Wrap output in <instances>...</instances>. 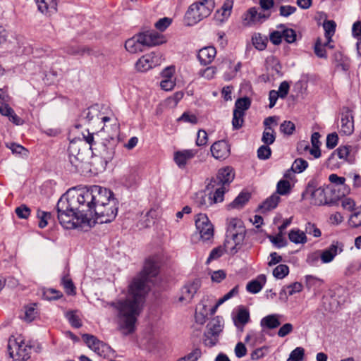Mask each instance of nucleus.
<instances>
[{
	"label": "nucleus",
	"mask_w": 361,
	"mask_h": 361,
	"mask_svg": "<svg viewBox=\"0 0 361 361\" xmlns=\"http://www.w3.org/2000/svg\"><path fill=\"white\" fill-rule=\"evenodd\" d=\"M159 273L157 264L151 259L145 261L143 270L128 286V294L125 299L106 302V308L111 307L116 314L120 329L124 335L133 333L135 324L140 314L145 296L149 290L147 283Z\"/></svg>",
	"instance_id": "f257e3e1"
},
{
	"label": "nucleus",
	"mask_w": 361,
	"mask_h": 361,
	"mask_svg": "<svg viewBox=\"0 0 361 361\" xmlns=\"http://www.w3.org/2000/svg\"><path fill=\"white\" fill-rule=\"evenodd\" d=\"M215 7L214 0H200L191 4L185 15L187 25L192 26L207 18Z\"/></svg>",
	"instance_id": "f03ea898"
},
{
	"label": "nucleus",
	"mask_w": 361,
	"mask_h": 361,
	"mask_svg": "<svg viewBox=\"0 0 361 361\" xmlns=\"http://www.w3.org/2000/svg\"><path fill=\"white\" fill-rule=\"evenodd\" d=\"M77 211L81 216V223L90 221V217L95 212V199L94 197L93 187L90 189L81 190L75 195Z\"/></svg>",
	"instance_id": "7ed1b4c3"
},
{
	"label": "nucleus",
	"mask_w": 361,
	"mask_h": 361,
	"mask_svg": "<svg viewBox=\"0 0 361 361\" xmlns=\"http://www.w3.org/2000/svg\"><path fill=\"white\" fill-rule=\"evenodd\" d=\"M32 346L26 343L21 336H11L8 341V352L12 361H25L30 358Z\"/></svg>",
	"instance_id": "20e7f679"
},
{
	"label": "nucleus",
	"mask_w": 361,
	"mask_h": 361,
	"mask_svg": "<svg viewBox=\"0 0 361 361\" xmlns=\"http://www.w3.org/2000/svg\"><path fill=\"white\" fill-rule=\"evenodd\" d=\"M233 169L230 166L220 169L216 176L212 177L206 185L207 190L214 189L216 186L224 185L226 188L234 179Z\"/></svg>",
	"instance_id": "39448f33"
},
{
	"label": "nucleus",
	"mask_w": 361,
	"mask_h": 361,
	"mask_svg": "<svg viewBox=\"0 0 361 361\" xmlns=\"http://www.w3.org/2000/svg\"><path fill=\"white\" fill-rule=\"evenodd\" d=\"M118 203L114 202L104 206L99 205L96 209L94 215L96 221L99 224H106L112 221L116 216L118 213Z\"/></svg>",
	"instance_id": "423d86ee"
},
{
	"label": "nucleus",
	"mask_w": 361,
	"mask_h": 361,
	"mask_svg": "<svg viewBox=\"0 0 361 361\" xmlns=\"http://www.w3.org/2000/svg\"><path fill=\"white\" fill-rule=\"evenodd\" d=\"M195 226L202 240H209L214 236V226L206 214H198L195 217Z\"/></svg>",
	"instance_id": "0eeeda50"
},
{
	"label": "nucleus",
	"mask_w": 361,
	"mask_h": 361,
	"mask_svg": "<svg viewBox=\"0 0 361 361\" xmlns=\"http://www.w3.org/2000/svg\"><path fill=\"white\" fill-rule=\"evenodd\" d=\"M305 195H310L312 198L311 203L314 205H324L328 203L324 189L321 187L316 188L315 183L313 181L308 183L302 197H304Z\"/></svg>",
	"instance_id": "6e6552de"
},
{
	"label": "nucleus",
	"mask_w": 361,
	"mask_h": 361,
	"mask_svg": "<svg viewBox=\"0 0 361 361\" xmlns=\"http://www.w3.org/2000/svg\"><path fill=\"white\" fill-rule=\"evenodd\" d=\"M92 187L94 197L95 199V209L99 205L106 206L116 202V199L113 197V192L110 190L98 185H93Z\"/></svg>",
	"instance_id": "1a4fd4ad"
},
{
	"label": "nucleus",
	"mask_w": 361,
	"mask_h": 361,
	"mask_svg": "<svg viewBox=\"0 0 361 361\" xmlns=\"http://www.w3.org/2000/svg\"><path fill=\"white\" fill-rule=\"evenodd\" d=\"M245 228L243 221L238 218H232L228 220L226 234L233 235L238 242H243L245 236Z\"/></svg>",
	"instance_id": "9d476101"
},
{
	"label": "nucleus",
	"mask_w": 361,
	"mask_h": 361,
	"mask_svg": "<svg viewBox=\"0 0 361 361\" xmlns=\"http://www.w3.org/2000/svg\"><path fill=\"white\" fill-rule=\"evenodd\" d=\"M60 224L66 229H72L78 226L81 216L78 211L61 212L57 214Z\"/></svg>",
	"instance_id": "9b49d317"
},
{
	"label": "nucleus",
	"mask_w": 361,
	"mask_h": 361,
	"mask_svg": "<svg viewBox=\"0 0 361 361\" xmlns=\"http://www.w3.org/2000/svg\"><path fill=\"white\" fill-rule=\"evenodd\" d=\"M344 250V244L339 241H333L332 243L323 250L320 254V259L323 263H329L335 257Z\"/></svg>",
	"instance_id": "f8f14e48"
},
{
	"label": "nucleus",
	"mask_w": 361,
	"mask_h": 361,
	"mask_svg": "<svg viewBox=\"0 0 361 361\" xmlns=\"http://www.w3.org/2000/svg\"><path fill=\"white\" fill-rule=\"evenodd\" d=\"M87 345L100 356H105V353L109 347L102 341L97 339L94 336L83 334L82 336Z\"/></svg>",
	"instance_id": "ddd939ff"
},
{
	"label": "nucleus",
	"mask_w": 361,
	"mask_h": 361,
	"mask_svg": "<svg viewBox=\"0 0 361 361\" xmlns=\"http://www.w3.org/2000/svg\"><path fill=\"white\" fill-rule=\"evenodd\" d=\"M75 202V195H71L69 192L63 194L56 204L57 214L77 211Z\"/></svg>",
	"instance_id": "4468645a"
},
{
	"label": "nucleus",
	"mask_w": 361,
	"mask_h": 361,
	"mask_svg": "<svg viewBox=\"0 0 361 361\" xmlns=\"http://www.w3.org/2000/svg\"><path fill=\"white\" fill-rule=\"evenodd\" d=\"M200 287V282L198 279H195L192 282L186 283L181 289V295L178 300L181 302H189L193 298Z\"/></svg>",
	"instance_id": "2eb2a0df"
},
{
	"label": "nucleus",
	"mask_w": 361,
	"mask_h": 361,
	"mask_svg": "<svg viewBox=\"0 0 361 361\" xmlns=\"http://www.w3.org/2000/svg\"><path fill=\"white\" fill-rule=\"evenodd\" d=\"M211 152L216 159H225L230 155V145L226 140H219L212 145Z\"/></svg>",
	"instance_id": "dca6fc26"
},
{
	"label": "nucleus",
	"mask_w": 361,
	"mask_h": 361,
	"mask_svg": "<svg viewBox=\"0 0 361 361\" xmlns=\"http://www.w3.org/2000/svg\"><path fill=\"white\" fill-rule=\"evenodd\" d=\"M145 47L141 33L127 39L125 43L126 49L131 54L142 52Z\"/></svg>",
	"instance_id": "f3484780"
},
{
	"label": "nucleus",
	"mask_w": 361,
	"mask_h": 361,
	"mask_svg": "<svg viewBox=\"0 0 361 361\" xmlns=\"http://www.w3.org/2000/svg\"><path fill=\"white\" fill-rule=\"evenodd\" d=\"M354 122L351 111L347 109L341 114V132L344 135H349L353 133Z\"/></svg>",
	"instance_id": "a211bd4d"
},
{
	"label": "nucleus",
	"mask_w": 361,
	"mask_h": 361,
	"mask_svg": "<svg viewBox=\"0 0 361 361\" xmlns=\"http://www.w3.org/2000/svg\"><path fill=\"white\" fill-rule=\"evenodd\" d=\"M197 154L195 149H184L174 153L173 159L180 169L185 167L188 161L192 159Z\"/></svg>",
	"instance_id": "6ab92c4d"
},
{
	"label": "nucleus",
	"mask_w": 361,
	"mask_h": 361,
	"mask_svg": "<svg viewBox=\"0 0 361 361\" xmlns=\"http://www.w3.org/2000/svg\"><path fill=\"white\" fill-rule=\"evenodd\" d=\"M141 35L146 47L157 46L166 42L164 36L155 31L142 32Z\"/></svg>",
	"instance_id": "aec40b11"
},
{
	"label": "nucleus",
	"mask_w": 361,
	"mask_h": 361,
	"mask_svg": "<svg viewBox=\"0 0 361 361\" xmlns=\"http://www.w3.org/2000/svg\"><path fill=\"white\" fill-rule=\"evenodd\" d=\"M155 55L154 53L142 56L135 63V68L140 72H145L156 66L157 61H154Z\"/></svg>",
	"instance_id": "412c9836"
},
{
	"label": "nucleus",
	"mask_w": 361,
	"mask_h": 361,
	"mask_svg": "<svg viewBox=\"0 0 361 361\" xmlns=\"http://www.w3.org/2000/svg\"><path fill=\"white\" fill-rule=\"evenodd\" d=\"M280 314H269L263 317L260 321V326L263 331L267 329H274L281 325Z\"/></svg>",
	"instance_id": "4be33fe9"
},
{
	"label": "nucleus",
	"mask_w": 361,
	"mask_h": 361,
	"mask_svg": "<svg viewBox=\"0 0 361 361\" xmlns=\"http://www.w3.org/2000/svg\"><path fill=\"white\" fill-rule=\"evenodd\" d=\"M216 54L214 47H206L201 49L197 54V58L202 65H207L214 60Z\"/></svg>",
	"instance_id": "5701e85b"
},
{
	"label": "nucleus",
	"mask_w": 361,
	"mask_h": 361,
	"mask_svg": "<svg viewBox=\"0 0 361 361\" xmlns=\"http://www.w3.org/2000/svg\"><path fill=\"white\" fill-rule=\"evenodd\" d=\"M38 10L46 15H51L57 11L56 0H35Z\"/></svg>",
	"instance_id": "b1692460"
},
{
	"label": "nucleus",
	"mask_w": 361,
	"mask_h": 361,
	"mask_svg": "<svg viewBox=\"0 0 361 361\" xmlns=\"http://www.w3.org/2000/svg\"><path fill=\"white\" fill-rule=\"evenodd\" d=\"M334 61L337 70L348 71L350 66V61L348 57L344 56L341 52L337 51L334 54Z\"/></svg>",
	"instance_id": "393cba45"
},
{
	"label": "nucleus",
	"mask_w": 361,
	"mask_h": 361,
	"mask_svg": "<svg viewBox=\"0 0 361 361\" xmlns=\"http://www.w3.org/2000/svg\"><path fill=\"white\" fill-rule=\"evenodd\" d=\"M209 193V202L210 204L221 202L224 200V196L226 191V188L224 185L216 186L214 189L207 190Z\"/></svg>",
	"instance_id": "a878e982"
},
{
	"label": "nucleus",
	"mask_w": 361,
	"mask_h": 361,
	"mask_svg": "<svg viewBox=\"0 0 361 361\" xmlns=\"http://www.w3.org/2000/svg\"><path fill=\"white\" fill-rule=\"evenodd\" d=\"M266 283V276L261 274L258 276L257 279L252 280L247 283L246 289L249 293L256 294L259 293Z\"/></svg>",
	"instance_id": "bb28decb"
},
{
	"label": "nucleus",
	"mask_w": 361,
	"mask_h": 361,
	"mask_svg": "<svg viewBox=\"0 0 361 361\" xmlns=\"http://www.w3.org/2000/svg\"><path fill=\"white\" fill-rule=\"evenodd\" d=\"M243 242H238L235 238L233 237V235L226 234V238L222 246L225 251L228 252L231 255L235 254L240 248V246L242 245Z\"/></svg>",
	"instance_id": "cd10ccee"
},
{
	"label": "nucleus",
	"mask_w": 361,
	"mask_h": 361,
	"mask_svg": "<svg viewBox=\"0 0 361 361\" xmlns=\"http://www.w3.org/2000/svg\"><path fill=\"white\" fill-rule=\"evenodd\" d=\"M250 198V192L242 191L228 207L231 209H240L249 201Z\"/></svg>",
	"instance_id": "c85d7f7f"
},
{
	"label": "nucleus",
	"mask_w": 361,
	"mask_h": 361,
	"mask_svg": "<svg viewBox=\"0 0 361 361\" xmlns=\"http://www.w3.org/2000/svg\"><path fill=\"white\" fill-rule=\"evenodd\" d=\"M280 197L276 193H274L259 206L263 212L270 211L276 208L280 202Z\"/></svg>",
	"instance_id": "c756f323"
},
{
	"label": "nucleus",
	"mask_w": 361,
	"mask_h": 361,
	"mask_svg": "<svg viewBox=\"0 0 361 361\" xmlns=\"http://www.w3.org/2000/svg\"><path fill=\"white\" fill-rule=\"evenodd\" d=\"M302 290V285L299 282H295L288 286H283L281 290L279 295L280 298H282L283 295H286L287 293L289 296L293 295L295 293H300ZM287 299V296H286Z\"/></svg>",
	"instance_id": "7c9ffc66"
},
{
	"label": "nucleus",
	"mask_w": 361,
	"mask_h": 361,
	"mask_svg": "<svg viewBox=\"0 0 361 361\" xmlns=\"http://www.w3.org/2000/svg\"><path fill=\"white\" fill-rule=\"evenodd\" d=\"M250 321V313L246 309H240L234 319L235 325L238 328L240 326L243 328L244 325Z\"/></svg>",
	"instance_id": "2f4dec72"
},
{
	"label": "nucleus",
	"mask_w": 361,
	"mask_h": 361,
	"mask_svg": "<svg viewBox=\"0 0 361 361\" xmlns=\"http://www.w3.org/2000/svg\"><path fill=\"white\" fill-rule=\"evenodd\" d=\"M289 240L296 244H304L307 242L305 233L296 228L292 229L288 233Z\"/></svg>",
	"instance_id": "473e14b6"
},
{
	"label": "nucleus",
	"mask_w": 361,
	"mask_h": 361,
	"mask_svg": "<svg viewBox=\"0 0 361 361\" xmlns=\"http://www.w3.org/2000/svg\"><path fill=\"white\" fill-rule=\"evenodd\" d=\"M221 319L219 317L213 318L207 325V331L209 334L219 335L222 331Z\"/></svg>",
	"instance_id": "72a5a7b5"
},
{
	"label": "nucleus",
	"mask_w": 361,
	"mask_h": 361,
	"mask_svg": "<svg viewBox=\"0 0 361 361\" xmlns=\"http://www.w3.org/2000/svg\"><path fill=\"white\" fill-rule=\"evenodd\" d=\"M276 132L272 127H266L263 131L262 142L264 145H270L275 142Z\"/></svg>",
	"instance_id": "f704fd0d"
},
{
	"label": "nucleus",
	"mask_w": 361,
	"mask_h": 361,
	"mask_svg": "<svg viewBox=\"0 0 361 361\" xmlns=\"http://www.w3.org/2000/svg\"><path fill=\"white\" fill-rule=\"evenodd\" d=\"M305 286L307 289L319 288L324 283V280L315 276L307 275L305 276Z\"/></svg>",
	"instance_id": "c9c22d12"
},
{
	"label": "nucleus",
	"mask_w": 361,
	"mask_h": 361,
	"mask_svg": "<svg viewBox=\"0 0 361 361\" xmlns=\"http://www.w3.org/2000/svg\"><path fill=\"white\" fill-rule=\"evenodd\" d=\"M350 147L348 146H341L336 149L329 157L328 161L331 163L335 157L337 156L339 159H345L350 152Z\"/></svg>",
	"instance_id": "e433bc0d"
},
{
	"label": "nucleus",
	"mask_w": 361,
	"mask_h": 361,
	"mask_svg": "<svg viewBox=\"0 0 361 361\" xmlns=\"http://www.w3.org/2000/svg\"><path fill=\"white\" fill-rule=\"evenodd\" d=\"M336 23L334 20H326L323 24L325 30V37L328 39V42H331V38L335 33Z\"/></svg>",
	"instance_id": "4c0bfd02"
},
{
	"label": "nucleus",
	"mask_w": 361,
	"mask_h": 361,
	"mask_svg": "<svg viewBox=\"0 0 361 361\" xmlns=\"http://www.w3.org/2000/svg\"><path fill=\"white\" fill-rule=\"evenodd\" d=\"M252 41L254 47L259 51H262L266 49L268 42L267 38L262 36L260 34H255L252 37Z\"/></svg>",
	"instance_id": "58836bf2"
},
{
	"label": "nucleus",
	"mask_w": 361,
	"mask_h": 361,
	"mask_svg": "<svg viewBox=\"0 0 361 361\" xmlns=\"http://www.w3.org/2000/svg\"><path fill=\"white\" fill-rule=\"evenodd\" d=\"M66 318L73 327L80 328L82 326V322L80 317L77 314V311L71 310L67 312L66 313Z\"/></svg>",
	"instance_id": "ea45409f"
},
{
	"label": "nucleus",
	"mask_w": 361,
	"mask_h": 361,
	"mask_svg": "<svg viewBox=\"0 0 361 361\" xmlns=\"http://www.w3.org/2000/svg\"><path fill=\"white\" fill-rule=\"evenodd\" d=\"M307 166L308 162L306 160L302 158H298L293 161L290 171L296 173H300L303 172Z\"/></svg>",
	"instance_id": "a19ab883"
},
{
	"label": "nucleus",
	"mask_w": 361,
	"mask_h": 361,
	"mask_svg": "<svg viewBox=\"0 0 361 361\" xmlns=\"http://www.w3.org/2000/svg\"><path fill=\"white\" fill-rule=\"evenodd\" d=\"M61 284L63 286L65 291L68 295L75 294V287L72 281V279L69 277L68 274L63 276L61 279Z\"/></svg>",
	"instance_id": "79ce46f5"
},
{
	"label": "nucleus",
	"mask_w": 361,
	"mask_h": 361,
	"mask_svg": "<svg viewBox=\"0 0 361 361\" xmlns=\"http://www.w3.org/2000/svg\"><path fill=\"white\" fill-rule=\"evenodd\" d=\"M233 6V0H226L221 8V16L222 18L220 19L221 21H224L225 19H227L231 13V11ZM217 13H219L220 11H217Z\"/></svg>",
	"instance_id": "37998d69"
},
{
	"label": "nucleus",
	"mask_w": 361,
	"mask_h": 361,
	"mask_svg": "<svg viewBox=\"0 0 361 361\" xmlns=\"http://www.w3.org/2000/svg\"><path fill=\"white\" fill-rule=\"evenodd\" d=\"M250 104L251 102L248 97L238 99L235 103L234 110H238L240 113L245 114V111L250 108Z\"/></svg>",
	"instance_id": "c03bdc74"
},
{
	"label": "nucleus",
	"mask_w": 361,
	"mask_h": 361,
	"mask_svg": "<svg viewBox=\"0 0 361 361\" xmlns=\"http://www.w3.org/2000/svg\"><path fill=\"white\" fill-rule=\"evenodd\" d=\"M244 116L245 114L240 113L238 110H233L232 119V126L233 129L238 130L243 126L244 123Z\"/></svg>",
	"instance_id": "a18cd8bd"
},
{
	"label": "nucleus",
	"mask_w": 361,
	"mask_h": 361,
	"mask_svg": "<svg viewBox=\"0 0 361 361\" xmlns=\"http://www.w3.org/2000/svg\"><path fill=\"white\" fill-rule=\"evenodd\" d=\"M289 273V267L286 264H279L273 270V276L278 279L285 278Z\"/></svg>",
	"instance_id": "49530a36"
},
{
	"label": "nucleus",
	"mask_w": 361,
	"mask_h": 361,
	"mask_svg": "<svg viewBox=\"0 0 361 361\" xmlns=\"http://www.w3.org/2000/svg\"><path fill=\"white\" fill-rule=\"evenodd\" d=\"M290 184L289 181L281 180L278 182L276 185V193L278 195H285L290 192Z\"/></svg>",
	"instance_id": "de8ad7c7"
},
{
	"label": "nucleus",
	"mask_w": 361,
	"mask_h": 361,
	"mask_svg": "<svg viewBox=\"0 0 361 361\" xmlns=\"http://www.w3.org/2000/svg\"><path fill=\"white\" fill-rule=\"evenodd\" d=\"M305 356V350L302 347H297L290 354L286 361H302Z\"/></svg>",
	"instance_id": "09e8293b"
},
{
	"label": "nucleus",
	"mask_w": 361,
	"mask_h": 361,
	"mask_svg": "<svg viewBox=\"0 0 361 361\" xmlns=\"http://www.w3.org/2000/svg\"><path fill=\"white\" fill-rule=\"evenodd\" d=\"M6 147L10 149L13 154L27 155L28 151L21 145L16 142H6Z\"/></svg>",
	"instance_id": "8fccbe9b"
},
{
	"label": "nucleus",
	"mask_w": 361,
	"mask_h": 361,
	"mask_svg": "<svg viewBox=\"0 0 361 361\" xmlns=\"http://www.w3.org/2000/svg\"><path fill=\"white\" fill-rule=\"evenodd\" d=\"M62 296L61 292L53 288L46 289L43 292V298L47 300H58Z\"/></svg>",
	"instance_id": "3c124183"
},
{
	"label": "nucleus",
	"mask_w": 361,
	"mask_h": 361,
	"mask_svg": "<svg viewBox=\"0 0 361 361\" xmlns=\"http://www.w3.org/2000/svg\"><path fill=\"white\" fill-rule=\"evenodd\" d=\"M35 307L36 304H32L31 305L25 307V320L30 322L36 318L38 312Z\"/></svg>",
	"instance_id": "603ef678"
},
{
	"label": "nucleus",
	"mask_w": 361,
	"mask_h": 361,
	"mask_svg": "<svg viewBox=\"0 0 361 361\" xmlns=\"http://www.w3.org/2000/svg\"><path fill=\"white\" fill-rule=\"evenodd\" d=\"M269 16H265V15L258 13L255 7H252L247 11L245 20H247L250 22H255L257 20V18L260 19L262 18H268Z\"/></svg>",
	"instance_id": "864d4df0"
},
{
	"label": "nucleus",
	"mask_w": 361,
	"mask_h": 361,
	"mask_svg": "<svg viewBox=\"0 0 361 361\" xmlns=\"http://www.w3.org/2000/svg\"><path fill=\"white\" fill-rule=\"evenodd\" d=\"M225 249L222 246H218L212 250L206 264H209L212 260H215L221 257L225 252Z\"/></svg>",
	"instance_id": "5fc2aeb1"
},
{
	"label": "nucleus",
	"mask_w": 361,
	"mask_h": 361,
	"mask_svg": "<svg viewBox=\"0 0 361 361\" xmlns=\"http://www.w3.org/2000/svg\"><path fill=\"white\" fill-rule=\"evenodd\" d=\"M295 130V124L290 121H285L280 126V130L282 133L290 135Z\"/></svg>",
	"instance_id": "6e6d98bb"
},
{
	"label": "nucleus",
	"mask_w": 361,
	"mask_h": 361,
	"mask_svg": "<svg viewBox=\"0 0 361 361\" xmlns=\"http://www.w3.org/2000/svg\"><path fill=\"white\" fill-rule=\"evenodd\" d=\"M271 155V149L269 145H263L257 149V157L261 160L268 159Z\"/></svg>",
	"instance_id": "4d7b16f0"
},
{
	"label": "nucleus",
	"mask_w": 361,
	"mask_h": 361,
	"mask_svg": "<svg viewBox=\"0 0 361 361\" xmlns=\"http://www.w3.org/2000/svg\"><path fill=\"white\" fill-rule=\"evenodd\" d=\"M138 180L139 177L135 171L130 172L124 177V183L128 188L135 185Z\"/></svg>",
	"instance_id": "13d9d810"
},
{
	"label": "nucleus",
	"mask_w": 361,
	"mask_h": 361,
	"mask_svg": "<svg viewBox=\"0 0 361 361\" xmlns=\"http://www.w3.org/2000/svg\"><path fill=\"white\" fill-rule=\"evenodd\" d=\"M299 146L302 147L304 150L309 149L310 154L316 159L321 157V150L319 146L312 147L310 149L309 145L305 141L300 142Z\"/></svg>",
	"instance_id": "bf43d9fd"
},
{
	"label": "nucleus",
	"mask_w": 361,
	"mask_h": 361,
	"mask_svg": "<svg viewBox=\"0 0 361 361\" xmlns=\"http://www.w3.org/2000/svg\"><path fill=\"white\" fill-rule=\"evenodd\" d=\"M282 37L287 43L291 44L296 40V32L291 28H286L283 30Z\"/></svg>",
	"instance_id": "052dcab7"
},
{
	"label": "nucleus",
	"mask_w": 361,
	"mask_h": 361,
	"mask_svg": "<svg viewBox=\"0 0 361 361\" xmlns=\"http://www.w3.org/2000/svg\"><path fill=\"white\" fill-rule=\"evenodd\" d=\"M349 223L353 227H359L361 226V207L357 209L350 216Z\"/></svg>",
	"instance_id": "680f3d73"
},
{
	"label": "nucleus",
	"mask_w": 361,
	"mask_h": 361,
	"mask_svg": "<svg viewBox=\"0 0 361 361\" xmlns=\"http://www.w3.org/2000/svg\"><path fill=\"white\" fill-rule=\"evenodd\" d=\"M37 216L39 219L38 224L39 227L41 228H44V227L47 226L48 224L47 219L51 217V213L38 209Z\"/></svg>",
	"instance_id": "e2e57ef3"
},
{
	"label": "nucleus",
	"mask_w": 361,
	"mask_h": 361,
	"mask_svg": "<svg viewBox=\"0 0 361 361\" xmlns=\"http://www.w3.org/2000/svg\"><path fill=\"white\" fill-rule=\"evenodd\" d=\"M219 335L209 334V331L204 334V344L208 347L214 346L218 341Z\"/></svg>",
	"instance_id": "0e129e2a"
},
{
	"label": "nucleus",
	"mask_w": 361,
	"mask_h": 361,
	"mask_svg": "<svg viewBox=\"0 0 361 361\" xmlns=\"http://www.w3.org/2000/svg\"><path fill=\"white\" fill-rule=\"evenodd\" d=\"M245 341L247 343H248L250 341H252V345H255L257 343H262L264 341V337L263 335H259L256 333L251 332L246 336Z\"/></svg>",
	"instance_id": "69168bd1"
},
{
	"label": "nucleus",
	"mask_w": 361,
	"mask_h": 361,
	"mask_svg": "<svg viewBox=\"0 0 361 361\" xmlns=\"http://www.w3.org/2000/svg\"><path fill=\"white\" fill-rule=\"evenodd\" d=\"M16 214L20 219H27L30 214V209L25 204H21L16 209Z\"/></svg>",
	"instance_id": "338daca9"
},
{
	"label": "nucleus",
	"mask_w": 361,
	"mask_h": 361,
	"mask_svg": "<svg viewBox=\"0 0 361 361\" xmlns=\"http://www.w3.org/2000/svg\"><path fill=\"white\" fill-rule=\"evenodd\" d=\"M172 20L169 18L164 17L159 19L154 25L155 27L159 31H164L171 23Z\"/></svg>",
	"instance_id": "774afa93"
}]
</instances>
